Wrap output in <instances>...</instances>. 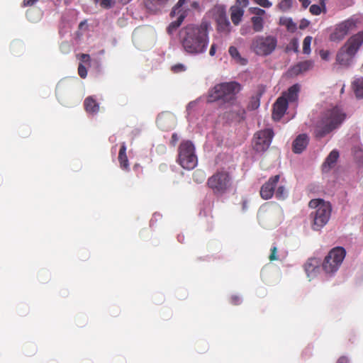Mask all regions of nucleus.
Segmentation results:
<instances>
[{
	"instance_id": "nucleus-1",
	"label": "nucleus",
	"mask_w": 363,
	"mask_h": 363,
	"mask_svg": "<svg viewBox=\"0 0 363 363\" xmlns=\"http://www.w3.org/2000/svg\"><path fill=\"white\" fill-rule=\"evenodd\" d=\"M210 27V23L203 21L199 25L189 24L182 28L178 39L184 51L191 55L206 52L209 43Z\"/></svg>"
},
{
	"instance_id": "nucleus-2",
	"label": "nucleus",
	"mask_w": 363,
	"mask_h": 363,
	"mask_svg": "<svg viewBox=\"0 0 363 363\" xmlns=\"http://www.w3.org/2000/svg\"><path fill=\"white\" fill-rule=\"evenodd\" d=\"M346 114L337 107L326 110L317 123L315 129V135L318 138H322L337 128L345 119Z\"/></svg>"
},
{
	"instance_id": "nucleus-3",
	"label": "nucleus",
	"mask_w": 363,
	"mask_h": 363,
	"mask_svg": "<svg viewBox=\"0 0 363 363\" xmlns=\"http://www.w3.org/2000/svg\"><path fill=\"white\" fill-rule=\"evenodd\" d=\"M308 206L315 208L310 215L312 219L311 228L313 230H320L328 223L331 216L332 206L330 202L320 199L311 200Z\"/></svg>"
},
{
	"instance_id": "nucleus-4",
	"label": "nucleus",
	"mask_w": 363,
	"mask_h": 363,
	"mask_svg": "<svg viewBox=\"0 0 363 363\" xmlns=\"http://www.w3.org/2000/svg\"><path fill=\"white\" fill-rule=\"evenodd\" d=\"M362 45L363 30L352 35L339 50L336 55L337 63L344 67L350 66Z\"/></svg>"
},
{
	"instance_id": "nucleus-5",
	"label": "nucleus",
	"mask_w": 363,
	"mask_h": 363,
	"mask_svg": "<svg viewBox=\"0 0 363 363\" xmlns=\"http://www.w3.org/2000/svg\"><path fill=\"white\" fill-rule=\"evenodd\" d=\"M240 89V84L236 82H223L216 84L209 91L208 101L213 102L221 100L225 103L233 102Z\"/></svg>"
},
{
	"instance_id": "nucleus-6",
	"label": "nucleus",
	"mask_w": 363,
	"mask_h": 363,
	"mask_svg": "<svg viewBox=\"0 0 363 363\" xmlns=\"http://www.w3.org/2000/svg\"><path fill=\"white\" fill-rule=\"evenodd\" d=\"M233 178L230 172L224 169L217 170L206 182V186L216 196H222L232 188Z\"/></svg>"
},
{
	"instance_id": "nucleus-7",
	"label": "nucleus",
	"mask_w": 363,
	"mask_h": 363,
	"mask_svg": "<svg viewBox=\"0 0 363 363\" xmlns=\"http://www.w3.org/2000/svg\"><path fill=\"white\" fill-rule=\"evenodd\" d=\"M278 39L274 35H259L254 37L251 41L250 50L257 56L267 57L277 49Z\"/></svg>"
},
{
	"instance_id": "nucleus-8",
	"label": "nucleus",
	"mask_w": 363,
	"mask_h": 363,
	"mask_svg": "<svg viewBox=\"0 0 363 363\" xmlns=\"http://www.w3.org/2000/svg\"><path fill=\"white\" fill-rule=\"evenodd\" d=\"M178 164L187 170L193 169L198 163L197 157L195 154V147L191 141L183 140L178 147Z\"/></svg>"
},
{
	"instance_id": "nucleus-9",
	"label": "nucleus",
	"mask_w": 363,
	"mask_h": 363,
	"mask_svg": "<svg viewBox=\"0 0 363 363\" xmlns=\"http://www.w3.org/2000/svg\"><path fill=\"white\" fill-rule=\"evenodd\" d=\"M346 255L345 250L342 247L333 248L325 257L323 269L327 274H334L342 264Z\"/></svg>"
},
{
	"instance_id": "nucleus-10",
	"label": "nucleus",
	"mask_w": 363,
	"mask_h": 363,
	"mask_svg": "<svg viewBox=\"0 0 363 363\" xmlns=\"http://www.w3.org/2000/svg\"><path fill=\"white\" fill-rule=\"evenodd\" d=\"M357 21L353 18H348L337 24L330 35V40L333 42L342 40L349 32L357 28Z\"/></svg>"
},
{
	"instance_id": "nucleus-11",
	"label": "nucleus",
	"mask_w": 363,
	"mask_h": 363,
	"mask_svg": "<svg viewBox=\"0 0 363 363\" xmlns=\"http://www.w3.org/2000/svg\"><path fill=\"white\" fill-rule=\"evenodd\" d=\"M274 137V132L271 128H266L257 131L254 135V149L257 152H264L267 150Z\"/></svg>"
},
{
	"instance_id": "nucleus-12",
	"label": "nucleus",
	"mask_w": 363,
	"mask_h": 363,
	"mask_svg": "<svg viewBox=\"0 0 363 363\" xmlns=\"http://www.w3.org/2000/svg\"><path fill=\"white\" fill-rule=\"evenodd\" d=\"M264 16H252L250 18L251 26L242 25L240 29L241 35L245 36L255 33H262L264 28Z\"/></svg>"
},
{
	"instance_id": "nucleus-13",
	"label": "nucleus",
	"mask_w": 363,
	"mask_h": 363,
	"mask_svg": "<svg viewBox=\"0 0 363 363\" xmlns=\"http://www.w3.org/2000/svg\"><path fill=\"white\" fill-rule=\"evenodd\" d=\"M279 179L280 176L279 174L271 177L268 181L262 186L259 193L263 199L267 200L273 196L275 187Z\"/></svg>"
},
{
	"instance_id": "nucleus-14",
	"label": "nucleus",
	"mask_w": 363,
	"mask_h": 363,
	"mask_svg": "<svg viewBox=\"0 0 363 363\" xmlns=\"http://www.w3.org/2000/svg\"><path fill=\"white\" fill-rule=\"evenodd\" d=\"M288 108L287 99L284 96H279L273 105L272 118L279 121L285 114Z\"/></svg>"
},
{
	"instance_id": "nucleus-15",
	"label": "nucleus",
	"mask_w": 363,
	"mask_h": 363,
	"mask_svg": "<svg viewBox=\"0 0 363 363\" xmlns=\"http://www.w3.org/2000/svg\"><path fill=\"white\" fill-rule=\"evenodd\" d=\"M308 144V137L306 134H300L293 142L292 150L294 153H301Z\"/></svg>"
},
{
	"instance_id": "nucleus-16",
	"label": "nucleus",
	"mask_w": 363,
	"mask_h": 363,
	"mask_svg": "<svg viewBox=\"0 0 363 363\" xmlns=\"http://www.w3.org/2000/svg\"><path fill=\"white\" fill-rule=\"evenodd\" d=\"M313 66V62L311 60H305L297 63L292 67L289 72L291 75H298L299 74L311 69Z\"/></svg>"
},
{
	"instance_id": "nucleus-17",
	"label": "nucleus",
	"mask_w": 363,
	"mask_h": 363,
	"mask_svg": "<svg viewBox=\"0 0 363 363\" xmlns=\"http://www.w3.org/2000/svg\"><path fill=\"white\" fill-rule=\"evenodd\" d=\"M118 160L120 164V167L124 171H129V162L128 159L126 155V145L125 143H123L121 145Z\"/></svg>"
},
{
	"instance_id": "nucleus-18",
	"label": "nucleus",
	"mask_w": 363,
	"mask_h": 363,
	"mask_svg": "<svg viewBox=\"0 0 363 363\" xmlns=\"http://www.w3.org/2000/svg\"><path fill=\"white\" fill-rule=\"evenodd\" d=\"M84 107L91 114H96L99 111V104L93 96H88L84 99Z\"/></svg>"
},
{
	"instance_id": "nucleus-19",
	"label": "nucleus",
	"mask_w": 363,
	"mask_h": 363,
	"mask_svg": "<svg viewBox=\"0 0 363 363\" xmlns=\"http://www.w3.org/2000/svg\"><path fill=\"white\" fill-rule=\"evenodd\" d=\"M338 157L339 152L337 150L331 151L322 165L323 171L328 172L335 164Z\"/></svg>"
},
{
	"instance_id": "nucleus-20",
	"label": "nucleus",
	"mask_w": 363,
	"mask_h": 363,
	"mask_svg": "<svg viewBox=\"0 0 363 363\" xmlns=\"http://www.w3.org/2000/svg\"><path fill=\"white\" fill-rule=\"evenodd\" d=\"M278 210L279 207L277 206L266 203L260 208L258 216L261 219L265 218L267 216H269L272 218L274 216L275 211Z\"/></svg>"
},
{
	"instance_id": "nucleus-21",
	"label": "nucleus",
	"mask_w": 363,
	"mask_h": 363,
	"mask_svg": "<svg viewBox=\"0 0 363 363\" xmlns=\"http://www.w3.org/2000/svg\"><path fill=\"white\" fill-rule=\"evenodd\" d=\"M244 15V10L239 6H233L230 9V18L234 25L238 26Z\"/></svg>"
},
{
	"instance_id": "nucleus-22",
	"label": "nucleus",
	"mask_w": 363,
	"mask_h": 363,
	"mask_svg": "<svg viewBox=\"0 0 363 363\" xmlns=\"http://www.w3.org/2000/svg\"><path fill=\"white\" fill-rule=\"evenodd\" d=\"M175 16H177L176 21H172L167 28V32L169 35H172L176 30L181 26L182 22L184 21L186 13H181V14H176Z\"/></svg>"
},
{
	"instance_id": "nucleus-23",
	"label": "nucleus",
	"mask_w": 363,
	"mask_h": 363,
	"mask_svg": "<svg viewBox=\"0 0 363 363\" xmlns=\"http://www.w3.org/2000/svg\"><path fill=\"white\" fill-rule=\"evenodd\" d=\"M299 91V86L298 84H294L291 87L289 88L286 92H284L282 96H284L287 99V103L289 101L293 102L296 101L298 99V93Z\"/></svg>"
},
{
	"instance_id": "nucleus-24",
	"label": "nucleus",
	"mask_w": 363,
	"mask_h": 363,
	"mask_svg": "<svg viewBox=\"0 0 363 363\" xmlns=\"http://www.w3.org/2000/svg\"><path fill=\"white\" fill-rule=\"evenodd\" d=\"M212 15L216 22L227 17L225 9L223 6H216L212 9Z\"/></svg>"
},
{
	"instance_id": "nucleus-25",
	"label": "nucleus",
	"mask_w": 363,
	"mask_h": 363,
	"mask_svg": "<svg viewBox=\"0 0 363 363\" xmlns=\"http://www.w3.org/2000/svg\"><path fill=\"white\" fill-rule=\"evenodd\" d=\"M279 25L285 26L287 30L292 33L295 32L296 30V24L293 21L291 18L281 17L279 18Z\"/></svg>"
},
{
	"instance_id": "nucleus-26",
	"label": "nucleus",
	"mask_w": 363,
	"mask_h": 363,
	"mask_svg": "<svg viewBox=\"0 0 363 363\" xmlns=\"http://www.w3.org/2000/svg\"><path fill=\"white\" fill-rule=\"evenodd\" d=\"M354 92L357 98H363V78L356 79L352 83Z\"/></svg>"
},
{
	"instance_id": "nucleus-27",
	"label": "nucleus",
	"mask_w": 363,
	"mask_h": 363,
	"mask_svg": "<svg viewBox=\"0 0 363 363\" xmlns=\"http://www.w3.org/2000/svg\"><path fill=\"white\" fill-rule=\"evenodd\" d=\"M218 32L228 33L230 31V23L228 18L216 21Z\"/></svg>"
},
{
	"instance_id": "nucleus-28",
	"label": "nucleus",
	"mask_w": 363,
	"mask_h": 363,
	"mask_svg": "<svg viewBox=\"0 0 363 363\" xmlns=\"http://www.w3.org/2000/svg\"><path fill=\"white\" fill-rule=\"evenodd\" d=\"M228 52H229V54L230 55V56L233 59L236 60L237 62H239L241 65H246L247 60L245 58H242L240 56L238 50L235 47L230 46L229 48Z\"/></svg>"
},
{
	"instance_id": "nucleus-29",
	"label": "nucleus",
	"mask_w": 363,
	"mask_h": 363,
	"mask_svg": "<svg viewBox=\"0 0 363 363\" xmlns=\"http://www.w3.org/2000/svg\"><path fill=\"white\" fill-rule=\"evenodd\" d=\"M318 265V262L315 258L309 259L305 264V270L307 273L313 272Z\"/></svg>"
},
{
	"instance_id": "nucleus-30",
	"label": "nucleus",
	"mask_w": 363,
	"mask_h": 363,
	"mask_svg": "<svg viewBox=\"0 0 363 363\" xmlns=\"http://www.w3.org/2000/svg\"><path fill=\"white\" fill-rule=\"evenodd\" d=\"M185 1L186 0H179L177 4L172 9V10L170 13L171 17H172V18L176 16V14H181V13H186L184 11H183V9L182 8L183 4L185 3Z\"/></svg>"
},
{
	"instance_id": "nucleus-31",
	"label": "nucleus",
	"mask_w": 363,
	"mask_h": 363,
	"mask_svg": "<svg viewBox=\"0 0 363 363\" xmlns=\"http://www.w3.org/2000/svg\"><path fill=\"white\" fill-rule=\"evenodd\" d=\"M293 0H281L277 5V7L282 12L290 10L292 7Z\"/></svg>"
},
{
	"instance_id": "nucleus-32",
	"label": "nucleus",
	"mask_w": 363,
	"mask_h": 363,
	"mask_svg": "<svg viewBox=\"0 0 363 363\" xmlns=\"http://www.w3.org/2000/svg\"><path fill=\"white\" fill-rule=\"evenodd\" d=\"M262 92H259L256 96H253L251 99V101L249 104V108L251 110L257 109L260 104V97L262 96Z\"/></svg>"
},
{
	"instance_id": "nucleus-33",
	"label": "nucleus",
	"mask_w": 363,
	"mask_h": 363,
	"mask_svg": "<svg viewBox=\"0 0 363 363\" xmlns=\"http://www.w3.org/2000/svg\"><path fill=\"white\" fill-rule=\"evenodd\" d=\"M311 36H306L303 42V52L304 54L308 55L311 52V44L312 41Z\"/></svg>"
},
{
	"instance_id": "nucleus-34",
	"label": "nucleus",
	"mask_w": 363,
	"mask_h": 363,
	"mask_svg": "<svg viewBox=\"0 0 363 363\" xmlns=\"http://www.w3.org/2000/svg\"><path fill=\"white\" fill-rule=\"evenodd\" d=\"M248 11L252 16H265L266 11L265 10L260 9L259 7H250L248 9Z\"/></svg>"
},
{
	"instance_id": "nucleus-35",
	"label": "nucleus",
	"mask_w": 363,
	"mask_h": 363,
	"mask_svg": "<svg viewBox=\"0 0 363 363\" xmlns=\"http://www.w3.org/2000/svg\"><path fill=\"white\" fill-rule=\"evenodd\" d=\"M275 195L278 199H284L286 195V188L284 186H278V188L275 192Z\"/></svg>"
},
{
	"instance_id": "nucleus-36",
	"label": "nucleus",
	"mask_w": 363,
	"mask_h": 363,
	"mask_svg": "<svg viewBox=\"0 0 363 363\" xmlns=\"http://www.w3.org/2000/svg\"><path fill=\"white\" fill-rule=\"evenodd\" d=\"M310 12L315 16H318L320 14L321 12H323V8L320 5L313 4L311 6Z\"/></svg>"
},
{
	"instance_id": "nucleus-37",
	"label": "nucleus",
	"mask_w": 363,
	"mask_h": 363,
	"mask_svg": "<svg viewBox=\"0 0 363 363\" xmlns=\"http://www.w3.org/2000/svg\"><path fill=\"white\" fill-rule=\"evenodd\" d=\"M254 2L263 8H270L272 6L269 0H254Z\"/></svg>"
},
{
	"instance_id": "nucleus-38",
	"label": "nucleus",
	"mask_w": 363,
	"mask_h": 363,
	"mask_svg": "<svg viewBox=\"0 0 363 363\" xmlns=\"http://www.w3.org/2000/svg\"><path fill=\"white\" fill-rule=\"evenodd\" d=\"M78 74L83 79L86 78L87 76L86 68L82 64L79 65Z\"/></svg>"
},
{
	"instance_id": "nucleus-39",
	"label": "nucleus",
	"mask_w": 363,
	"mask_h": 363,
	"mask_svg": "<svg viewBox=\"0 0 363 363\" xmlns=\"http://www.w3.org/2000/svg\"><path fill=\"white\" fill-rule=\"evenodd\" d=\"M269 259L270 261H275L278 259L277 256V247L276 246H274L271 249V253L269 256Z\"/></svg>"
},
{
	"instance_id": "nucleus-40",
	"label": "nucleus",
	"mask_w": 363,
	"mask_h": 363,
	"mask_svg": "<svg viewBox=\"0 0 363 363\" xmlns=\"http://www.w3.org/2000/svg\"><path fill=\"white\" fill-rule=\"evenodd\" d=\"M114 1L113 0H101L100 1V5L101 7L104 9H109L111 8Z\"/></svg>"
},
{
	"instance_id": "nucleus-41",
	"label": "nucleus",
	"mask_w": 363,
	"mask_h": 363,
	"mask_svg": "<svg viewBox=\"0 0 363 363\" xmlns=\"http://www.w3.org/2000/svg\"><path fill=\"white\" fill-rule=\"evenodd\" d=\"M230 302L231 304L237 306L241 303L242 300L239 296L234 295L230 297Z\"/></svg>"
},
{
	"instance_id": "nucleus-42",
	"label": "nucleus",
	"mask_w": 363,
	"mask_h": 363,
	"mask_svg": "<svg viewBox=\"0 0 363 363\" xmlns=\"http://www.w3.org/2000/svg\"><path fill=\"white\" fill-rule=\"evenodd\" d=\"M185 69H186L185 67L182 64H177V65L172 66V70L176 73L184 72Z\"/></svg>"
},
{
	"instance_id": "nucleus-43",
	"label": "nucleus",
	"mask_w": 363,
	"mask_h": 363,
	"mask_svg": "<svg viewBox=\"0 0 363 363\" xmlns=\"http://www.w3.org/2000/svg\"><path fill=\"white\" fill-rule=\"evenodd\" d=\"M178 141H179L178 135H177V133H174L171 137L170 145L173 147H175L177 145Z\"/></svg>"
},
{
	"instance_id": "nucleus-44",
	"label": "nucleus",
	"mask_w": 363,
	"mask_h": 363,
	"mask_svg": "<svg viewBox=\"0 0 363 363\" xmlns=\"http://www.w3.org/2000/svg\"><path fill=\"white\" fill-rule=\"evenodd\" d=\"M310 24V21H308L307 19H302L300 22V24H299V28L301 30H303L305 29L306 28H307Z\"/></svg>"
},
{
	"instance_id": "nucleus-45",
	"label": "nucleus",
	"mask_w": 363,
	"mask_h": 363,
	"mask_svg": "<svg viewBox=\"0 0 363 363\" xmlns=\"http://www.w3.org/2000/svg\"><path fill=\"white\" fill-rule=\"evenodd\" d=\"M38 1L39 0H23L22 6L23 7L31 6Z\"/></svg>"
},
{
	"instance_id": "nucleus-46",
	"label": "nucleus",
	"mask_w": 363,
	"mask_h": 363,
	"mask_svg": "<svg viewBox=\"0 0 363 363\" xmlns=\"http://www.w3.org/2000/svg\"><path fill=\"white\" fill-rule=\"evenodd\" d=\"M320 55L323 60H328L329 59L330 52L328 50H322L320 52Z\"/></svg>"
},
{
	"instance_id": "nucleus-47",
	"label": "nucleus",
	"mask_w": 363,
	"mask_h": 363,
	"mask_svg": "<svg viewBox=\"0 0 363 363\" xmlns=\"http://www.w3.org/2000/svg\"><path fill=\"white\" fill-rule=\"evenodd\" d=\"M80 60L83 62H89L91 60V57H90L89 55H88V54H82L81 57H80Z\"/></svg>"
},
{
	"instance_id": "nucleus-48",
	"label": "nucleus",
	"mask_w": 363,
	"mask_h": 363,
	"mask_svg": "<svg viewBox=\"0 0 363 363\" xmlns=\"http://www.w3.org/2000/svg\"><path fill=\"white\" fill-rule=\"evenodd\" d=\"M236 3L242 7H246L248 5L249 1L248 0H236Z\"/></svg>"
},
{
	"instance_id": "nucleus-49",
	"label": "nucleus",
	"mask_w": 363,
	"mask_h": 363,
	"mask_svg": "<svg viewBox=\"0 0 363 363\" xmlns=\"http://www.w3.org/2000/svg\"><path fill=\"white\" fill-rule=\"evenodd\" d=\"M291 44L293 45V47L294 48V51L297 52L298 51V40L296 39H293L291 42Z\"/></svg>"
},
{
	"instance_id": "nucleus-50",
	"label": "nucleus",
	"mask_w": 363,
	"mask_h": 363,
	"mask_svg": "<svg viewBox=\"0 0 363 363\" xmlns=\"http://www.w3.org/2000/svg\"><path fill=\"white\" fill-rule=\"evenodd\" d=\"M216 44H212L211 46V48H210V50H209V55L211 56H213L216 53Z\"/></svg>"
},
{
	"instance_id": "nucleus-51",
	"label": "nucleus",
	"mask_w": 363,
	"mask_h": 363,
	"mask_svg": "<svg viewBox=\"0 0 363 363\" xmlns=\"http://www.w3.org/2000/svg\"><path fill=\"white\" fill-rule=\"evenodd\" d=\"M328 0H319L320 5L322 6L323 13L326 12V1Z\"/></svg>"
},
{
	"instance_id": "nucleus-52",
	"label": "nucleus",
	"mask_w": 363,
	"mask_h": 363,
	"mask_svg": "<svg viewBox=\"0 0 363 363\" xmlns=\"http://www.w3.org/2000/svg\"><path fill=\"white\" fill-rule=\"evenodd\" d=\"M198 174H201V179H200V180L198 179H196L195 180L196 182H201V181L203 180V178H204L203 174V172H194V177H196Z\"/></svg>"
},
{
	"instance_id": "nucleus-53",
	"label": "nucleus",
	"mask_w": 363,
	"mask_h": 363,
	"mask_svg": "<svg viewBox=\"0 0 363 363\" xmlns=\"http://www.w3.org/2000/svg\"><path fill=\"white\" fill-rule=\"evenodd\" d=\"M298 1L302 4V6L304 9H306L310 4V1H308V0H298Z\"/></svg>"
},
{
	"instance_id": "nucleus-54",
	"label": "nucleus",
	"mask_w": 363,
	"mask_h": 363,
	"mask_svg": "<svg viewBox=\"0 0 363 363\" xmlns=\"http://www.w3.org/2000/svg\"><path fill=\"white\" fill-rule=\"evenodd\" d=\"M337 363H349V360L345 357H341L338 359Z\"/></svg>"
},
{
	"instance_id": "nucleus-55",
	"label": "nucleus",
	"mask_w": 363,
	"mask_h": 363,
	"mask_svg": "<svg viewBox=\"0 0 363 363\" xmlns=\"http://www.w3.org/2000/svg\"><path fill=\"white\" fill-rule=\"evenodd\" d=\"M242 204V209L245 210L247 208V201H243Z\"/></svg>"
},
{
	"instance_id": "nucleus-56",
	"label": "nucleus",
	"mask_w": 363,
	"mask_h": 363,
	"mask_svg": "<svg viewBox=\"0 0 363 363\" xmlns=\"http://www.w3.org/2000/svg\"><path fill=\"white\" fill-rule=\"evenodd\" d=\"M124 3H128L130 0H123Z\"/></svg>"
},
{
	"instance_id": "nucleus-57",
	"label": "nucleus",
	"mask_w": 363,
	"mask_h": 363,
	"mask_svg": "<svg viewBox=\"0 0 363 363\" xmlns=\"http://www.w3.org/2000/svg\"><path fill=\"white\" fill-rule=\"evenodd\" d=\"M96 4L99 2V0H94Z\"/></svg>"
}]
</instances>
